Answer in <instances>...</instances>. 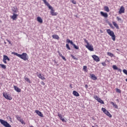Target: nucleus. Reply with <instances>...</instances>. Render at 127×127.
I'll return each instance as SVG.
<instances>
[{
  "label": "nucleus",
  "instance_id": "9",
  "mask_svg": "<svg viewBox=\"0 0 127 127\" xmlns=\"http://www.w3.org/2000/svg\"><path fill=\"white\" fill-rule=\"evenodd\" d=\"M12 11L13 13H17L18 12V9H17V7L16 6H14L12 8Z\"/></svg>",
  "mask_w": 127,
  "mask_h": 127
},
{
  "label": "nucleus",
  "instance_id": "36",
  "mask_svg": "<svg viewBox=\"0 0 127 127\" xmlns=\"http://www.w3.org/2000/svg\"><path fill=\"white\" fill-rule=\"evenodd\" d=\"M116 91L117 93H121V89H120L119 88H116Z\"/></svg>",
  "mask_w": 127,
  "mask_h": 127
},
{
  "label": "nucleus",
  "instance_id": "32",
  "mask_svg": "<svg viewBox=\"0 0 127 127\" xmlns=\"http://www.w3.org/2000/svg\"><path fill=\"white\" fill-rule=\"evenodd\" d=\"M66 48H67V49L68 50H71V48H70V47L69 46V44H66Z\"/></svg>",
  "mask_w": 127,
  "mask_h": 127
},
{
  "label": "nucleus",
  "instance_id": "11",
  "mask_svg": "<svg viewBox=\"0 0 127 127\" xmlns=\"http://www.w3.org/2000/svg\"><path fill=\"white\" fill-rule=\"evenodd\" d=\"M17 16H18V14L13 13V15L11 16V18L12 19H13V20H15V19L17 18Z\"/></svg>",
  "mask_w": 127,
  "mask_h": 127
},
{
  "label": "nucleus",
  "instance_id": "54",
  "mask_svg": "<svg viewBox=\"0 0 127 127\" xmlns=\"http://www.w3.org/2000/svg\"><path fill=\"white\" fill-rule=\"evenodd\" d=\"M7 60L8 61H10V59H9L8 58H7V60Z\"/></svg>",
  "mask_w": 127,
  "mask_h": 127
},
{
  "label": "nucleus",
  "instance_id": "33",
  "mask_svg": "<svg viewBox=\"0 0 127 127\" xmlns=\"http://www.w3.org/2000/svg\"><path fill=\"white\" fill-rule=\"evenodd\" d=\"M72 46H73L74 48H75V49H79V47L77 46L76 45H75V44H74Z\"/></svg>",
  "mask_w": 127,
  "mask_h": 127
},
{
  "label": "nucleus",
  "instance_id": "55",
  "mask_svg": "<svg viewBox=\"0 0 127 127\" xmlns=\"http://www.w3.org/2000/svg\"><path fill=\"white\" fill-rule=\"evenodd\" d=\"M55 63H57V62L56 61H54Z\"/></svg>",
  "mask_w": 127,
  "mask_h": 127
},
{
  "label": "nucleus",
  "instance_id": "6",
  "mask_svg": "<svg viewBox=\"0 0 127 127\" xmlns=\"http://www.w3.org/2000/svg\"><path fill=\"white\" fill-rule=\"evenodd\" d=\"M92 57L94 61H96V62H100V58H99V57H98L97 56H96V55H93Z\"/></svg>",
  "mask_w": 127,
  "mask_h": 127
},
{
  "label": "nucleus",
  "instance_id": "24",
  "mask_svg": "<svg viewBox=\"0 0 127 127\" xmlns=\"http://www.w3.org/2000/svg\"><path fill=\"white\" fill-rule=\"evenodd\" d=\"M52 37L54 38V39H59V36L57 35H53Z\"/></svg>",
  "mask_w": 127,
  "mask_h": 127
},
{
  "label": "nucleus",
  "instance_id": "21",
  "mask_svg": "<svg viewBox=\"0 0 127 127\" xmlns=\"http://www.w3.org/2000/svg\"><path fill=\"white\" fill-rule=\"evenodd\" d=\"M113 24L116 27V28H117V29H119V25L118 24H117V23H116V22H113Z\"/></svg>",
  "mask_w": 127,
  "mask_h": 127
},
{
  "label": "nucleus",
  "instance_id": "44",
  "mask_svg": "<svg viewBox=\"0 0 127 127\" xmlns=\"http://www.w3.org/2000/svg\"><path fill=\"white\" fill-rule=\"evenodd\" d=\"M71 2H72L73 4H76V1L74 0H72Z\"/></svg>",
  "mask_w": 127,
  "mask_h": 127
},
{
  "label": "nucleus",
  "instance_id": "27",
  "mask_svg": "<svg viewBox=\"0 0 127 127\" xmlns=\"http://www.w3.org/2000/svg\"><path fill=\"white\" fill-rule=\"evenodd\" d=\"M104 10L105 11H107V12H109L110 11V9L109 8V7L106 6L104 7Z\"/></svg>",
  "mask_w": 127,
  "mask_h": 127
},
{
  "label": "nucleus",
  "instance_id": "39",
  "mask_svg": "<svg viewBox=\"0 0 127 127\" xmlns=\"http://www.w3.org/2000/svg\"><path fill=\"white\" fill-rule=\"evenodd\" d=\"M48 7H49V9H51V10H53V7H52L51 5H49L48 6Z\"/></svg>",
  "mask_w": 127,
  "mask_h": 127
},
{
  "label": "nucleus",
  "instance_id": "28",
  "mask_svg": "<svg viewBox=\"0 0 127 127\" xmlns=\"http://www.w3.org/2000/svg\"><path fill=\"white\" fill-rule=\"evenodd\" d=\"M0 66L1 67V68H3V69H6V66H5L4 64H0Z\"/></svg>",
  "mask_w": 127,
  "mask_h": 127
},
{
  "label": "nucleus",
  "instance_id": "46",
  "mask_svg": "<svg viewBox=\"0 0 127 127\" xmlns=\"http://www.w3.org/2000/svg\"><path fill=\"white\" fill-rule=\"evenodd\" d=\"M46 4V5H47V6H49L50 4H49V3H48V2H47L46 3H45Z\"/></svg>",
  "mask_w": 127,
  "mask_h": 127
},
{
  "label": "nucleus",
  "instance_id": "3",
  "mask_svg": "<svg viewBox=\"0 0 127 127\" xmlns=\"http://www.w3.org/2000/svg\"><path fill=\"white\" fill-rule=\"evenodd\" d=\"M0 123L1 125H2V126H3L4 127H11V126H10L9 124L7 123V122L2 119H0Z\"/></svg>",
  "mask_w": 127,
  "mask_h": 127
},
{
  "label": "nucleus",
  "instance_id": "41",
  "mask_svg": "<svg viewBox=\"0 0 127 127\" xmlns=\"http://www.w3.org/2000/svg\"><path fill=\"white\" fill-rule=\"evenodd\" d=\"M94 98L95 100H96L97 101H98V99H99L100 98H99V97H98L97 96H94Z\"/></svg>",
  "mask_w": 127,
  "mask_h": 127
},
{
  "label": "nucleus",
  "instance_id": "20",
  "mask_svg": "<svg viewBox=\"0 0 127 127\" xmlns=\"http://www.w3.org/2000/svg\"><path fill=\"white\" fill-rule=\"evenodd\" d=\"M73 95H74V96H75V97H79V96H80V94H79V93H78L76 91H73Z\"/></svg>",
  "mask_w": 127,
  "mask_h": 127
},
{
  "label": "nucleus",
  "instance_id": "57",
  "mask_svg": "<svg viewBox=\"0 0 127 127\" xmlns=\"http://www.w3.org/2000/svg\"><path fill=\"white\" fill-rule=\"evenodd\" d=\"M4 44H6V43L5 42H4Z\"/></svg>",
  "mask_w": 127,
  "mask_h": 127
},
{
  "label": "nucleus",
  "instance_id": "18",
  "mask_svg": "<svg viewBox=\"0 0 127 127\" xmlns=\"http://www.w3.org/2000/svg\"><path fill=\"white\" fill-rule=\"evenodd\" d=\"M38 77H39V78H40V79H41V80H45V77H43V76H42V74H41V73H39L37 74Z\"/></svg>",
  "mask_w": 127,
  "mask_h": 127
},
{
  "label": "nucleus",
  "instance_id": "12",
  "mask_svg": "<svg viewBox=\"0 0 127 127\" xmlns=\"http://www.w3.org/2000/svg\"><path fill=\"white\" fill-rule=\"evenodd\" d=\"M35 113H36L37 115H38L41 118H43V114H42V113L41 112L38 111V110H36Z\"/></svg>",
  "mask_w": 127,
  "mask_h": 127
},
{
  "label": "nucleus",
  "instance_id": "35",
  "mask_svg": "<svg viewBox=\"0 0 127 127\" xmlns=\"http://www.w3.org/2000/svg\"><path fill=\"white\" fill-rule=\"evenodd\" d=\"M8 58V57H7V56L4 55L3 59L4 60H7Z\"/></svg>",
  "mask_w": 127,
  "mask_h": 127
},
{
  "label": "nucleus",
  "instance_id": "53",
  "mask_svg": "<svg viewBox=\"0 0 127 127\" xmlns=\"http://www.w3.org/2000/svg\"><path fill=\"white\" fill-rule=\"evenodd\" d=\"M85 87L86 89H87V88H88V85L86 84V85H85Z\"/></svg>",
  "mask_w": 127,
  "mask_h": 127
},
{
  "label": "nucleus",
  "instance_id": "49",
  "mask_svg": "<svg viewBox=\"0 0 127 127\" xmlns=\"http://www.w3.org/2000/svg\"><path fill=\"white\" fill-rule=\"evenodd\" d=\"M102 64L103 65V66H106V63L103 62V63H102Z\"/></svg>",
  "mask_w": 127,
  "mask_h": 127
},
{
  "label": "nucleus",
  "instance_id": "25",
  "mask_svg": "<svg viewBox=\"0 0 127 127\" xmlns=\"http://www.w3.org/2000/svg\"><path fill=\"white\" fill-rule=\"evenodd\" d=\"M97 102H98L99 103H100V104H105V103L104 102V101L101 99V98H99L98 99H97Z\"/></svg>",
  "mask_w": 127,
  "mask_h": 127
},
{
  "label": "nucleus",
  "instance_id": "1",
  "mask_svg": "<svg viewBox=\"0 0 127 127\" xmlns=\"http://www.w3.org/2000/svg\"><path fill=\"white\" fill-rule=\"evenodd\" d=\"M12 54H14V55L17 56L18 57H19V58H21V59H22L24 61L28 60V55H27V54L25 53H22V54L20 55L19 54H18L17 53L12 52Z\"/></svg>",
  "mask_w": 127,
  "mask_h": 127
},
{
  "label": "nucleus",
  "instance_id": "51",
  "mask_svg": "<svg viewBox=\"0 0 127 127\" xmlns=\"http://www.w3.org/2000/svg\"><path fill=\"white\" fill-rule=\"evenodd\" d=\"M117 70H118L119 72H122V69H121V68H118Z\"/></svg>",
  "mask_w": 127,
  "mask_h": 127
},
{
  "label": "nucleus",
  "instance_id": "47",
  "mask_svg": "<svg viewBox=\"0 0 127 127\" xmlns=\"http://www.w3.org/2000/svg\"><path fill=\"white\" fill-rule=\"evenodd\" d=\"M41 85H43V86H44L45 85V83H44V82H43V81L41 82Z\"/></svg>",
  "mask_w": 127,
  "mask_h": 127
},
{
  "label": "nucleus",
  "instance_id": "23",
  "mask_svg": "<svg viewBox=\"0 0 127 127\" xmlns=\"http://www.w3.org/2000/svg\"><path fill=\"white\" fill-rule=\"evenodd\" d=\"M66 42H67V43H70V44H71V45H73L74 44V43H73V41L70 40V39H67L66 40Z\"/></svg>",
  "mask_w": 127,
  "mask_h": 127
},
{
  "label": "nucleus",
  "instance_id": "58",
  "mask_svg": "<svg viewBox=\"0 0 127 127\" xmlns=\"http://www.w3.org/2000/svg\"><path fill=\"white\" fill-rule=\"evenodd\" d=\"M92 127H95V126H92Z\"/></svg>",
  "mask_w": 127,
  "mask_h": 127
},
{
  "label": "nucleus",
  "instance_id": "56",
  "mask_svg": "<svg viewBox=\"0 0 127 127\" xmlns=\"http://www.w3.org/2000/svg\"><path fill=\"white\" fill-rule=\"evenodd\" d=\"M126 82H127V78L126 79Z\"/></svg>",
  "mask_w": 127,
  "mask_h": 127
},
{
  "label": "nucleus",
  "instance_id": "42",
  "mask_svg": "<svg viewBox=\"0 0 127 127\" xmlns=\"http://www.w3.org/2000/svg\"><path fill=\"white\" fill-rule=\"evenodd\" d=\"M58 53L59 54V56H60L61 57H62L63 56V55H62V54H61L60 53V51H59L58 52Z\"/></svg>",
  "mask_w": 127,
  "mask_h": 127
},
{
  "label": "nucleus",
  "instance_id": "30",
  "mask_svg": "<svg viewBox=\"0 0 127 127\" xmlns=\"http://www.w3.org/2000/svg\"><path fill=\"white\" fill-rule=\"evenodd\" d=\"M83 70L85 71V72H88V69H87V66H83Z\"/></svg>",
  "mask_w": 127,
  "mask_h": 127
},
{
  "label": "nucleus",
  "instance_id": "26",
  "mask_svg": "<svg viewBox=\"0 0 127 127\" xmlns=\"http://www.w3.org/2000/svg\"><path fill=\"white\" fill-rule=\"evenodd\" d=\"M110 104L113 105V106L115 108V109H118V105L115 104V103H114L113 102H111Z\"/></svg>",
  "mask_w": 127,
  "mask_h": 127
},
{
  "label": "nucleus",
  "instance_id": "16",
  "mask_svg": "<svg viewBox=\"0 0 127 127\" xmlns=\"http://www.w3.org/2000/svg\"><path fill=\"white\" fill-rule=\"evenodd\" d=\"M51 14L53 16H56L57 15V12H55L54 9H53L52 10H51Z\"/></svg>",
  "mask_w": 127,
  "mask_h": 127
},
{
  "label": "nucleus",
  "instance_id": "31",
  "mask_svg": "<svg viewBox=\"0 0 127 127\" xmlns=\"http://www.w3.org/2000/svg\"><path fill=\"white\" fill-rule=\"evenodd\" d=\"M113 68L114 70H118V66H117V65H113Z\"/></svg>",
  "mask_w": 127,
  "mask_h": 127
},
{
  "label": "nucleus",
  "instance_id": "29",
  "mask_svg": "<svg viewBox=\"0 0 127 127\" xmlns=\"http://www.w3.org/2000/svg\"><path fill=\"white\" fill-rule=\"evenodd\" d=\"M107 55L108 56H110V57H113V56H114V55L112 53L110 52L107 53Z\"/></svg>",
  "mask_w": 127,
  "mask_h": 127
},
{
  "label": "nucleus",
  "instance_id": "2",
  "mask_svg": "<svg viewBox=\"0 0 127 127\" xmlns=\"http://www.w3.org/2000/svg\"><path fill=\"white\" fill-rule=\"evenodd\" d=\"M107 32L110 36H111L112 40H113V41H116V35H115L114 31L111 30L110 29H108L107 30Z\"/></svg>",
  "mask_w": 127,
  "mask_h": 127
},
{
  "label": "nucleus",
  "instance_id": "40",
  "mask_svg": "<svg viewBox=\"0 0 127 127\" xmlns=\"http://www.w3.org/2000/svg\"><path fill=\"white\" fill-rule=\"evenodd\" d=\"M123 72L124 73V74H126V75H127V69H123Z\"/></svg>",
  "mask_w": 127,
  "mask_h": 127
},
{
  "label": "nucleus",
  "instance_id": "5",
  "mask_svg": "<svg viewBox=\"0 0 127 127\" xmlns=\"http://www.w3.org/2000/svg\"><path fill=\"white\" fill-rule=\"evenodd\" d=\"M3 96L6 100H9V101L12 100V97L7 95V93H3Z\"/></svg>",
  "mask_w": 127,
  "mask_h": 127
},
{
  "label": "nucleus",
  "instance_id": "45",
  "mask_svg": "<svg viewBox=\"0 0 127 127\" xmlns=\"http://www.w3.org/2000/svg\"><path fill=\"white\" fill-rule=\"evenodd\" d=\"M61 57L62 59H63V60H64V61H66V58H65L64 56H63Z\"/></svg>",
  "mask_w": 127,
  "mask_h": 127
},
{
  "label": "nucleus",
  "instance_id": "48",
  "mask_svg": "<svg viewBox=\"0 0 127 127\" xmlns=\"http://www.w3.org/2000/svg\"><path fill=\"white\" fill-rule=\"evenodd\" d=\"M3 62H4V63L5 64H6L7 63L6 62V60H3Z\"/></svg>",
  "mask_w": 127,
  "mask_h": 127
},
{
  "label": "nucleus",
  "instance_id": "52",
  "mask_svg": "<svg viewBox=\"0 0 127 127\" xmlns=\"http://www.w3.org/2000/svg\"><path fill=\"white\" fill-rule=\"evenodd\" d=\"M43 1H44V3H46L47 2V1L46 0H43Z\"/></svg>",
  "mask_w": 127,
  "mask_h": 127
},
{
  "label": "nucleus",
  "instance_id": "17",
  "mask_svg": "<svg viewBox=\"0 0 127 127\" xmlns=\"http://www.w3.org/2000/svg\"><path fill=\"white\" fill-rule=\"evenodd\" d=\"M37 20L40 23H42L43 22V20H42V18L41 17L38 16L37 18Z\"/></svg>",
  "mask_w": 127,
  "mask_h": 127
},
{
  "label": "nucleus",
  "instance_id": "13",
  "mask_svg": "<svg viewBox=\"0 0 127 127\" xmlns=\"http://www.w3.org/2000/svg\"><path fill=\"white\" fill-rule=\"evenodd\" d=\"M100 14H101L102 16H103L104 17L107 18V17H108V13H105V12H103V11H101V12H100Z\"/></svg>",
  "mask_w": 127,
  "mask_h": 127
},
{
  "label": "nucleus",
  "instance_id": "38",
  "mask_svg": "<svg viewBox=\"0 0 127 127\" xmlns=\"http://www.w3.org/2000/svg\"><path fill=\"white\" fill-rule=\"evenodd\" d=\"M109 25L110 26V27H111V28H113V29L115 28V27H114V26H113V24H112V23H109Z\"/></svg>",
  "mask_w": 127,
  "mask_h": 127
},
{
  "label": "nucleus",
  "instance_id": "34",
  "mask_svg": "<svg viewBox=\"0 0 127 127\" xmlns=\"http://www.w3.org/2000/svg\"><path fill=\"white\" fill-rule=\"evenodd\" d=\"M71 57H72L73 59H74V60H78V58H75V56H73V55H71Z\"/></svg>",
  "mask_w": 127,
  "mask_h": 127
},
{
  "label": "nucleus",
  "instance_id": "22",
  "mask_svg": "<svg viewBox=\"0 0 127 127\" xmlns=\"http://www.w3.org/2000/svg\"><path fill=\"white\" fill-rule=\"evenodd\" d=\"M24 79L25 80V81H26V82H28L30 84H31V81H30V79H29V78L26 77V76L24 77Z\"/></svg>",
  "mask_w": 127,
  "mask_h": 127
},
{
  "label": "nucleus",
  "instance_id": "43",
  "mask_svg": "<svg viewBox=\"0 0 127 127\" xmlns=\"http://www.w3.org/2000/svg\"><path fill=\"white\" fill-rule=\"evenodd\" d=\"M117 19L118 20V21H122V18H120L119 17H117Z\"/></svg>",
  "mask_w": 127,
  "mask_h": 127
},
{
  "label": "nucleus",
  "instance_id": "50",
  "mask_svg": "<svg viewBox=\"0 0 127 127\" xmlns=\"http://www.w3.org/2000/svg\"><path fill=\"white\" fill-rule=\"evenodd\" d=\"M7 41L8 42L9 44H10L11 45V42H10L9 40H7Z\"/></svg>",
  "mask_w": 127,
  "mask_h": 127
},
{
  "label": "nucleus",
  "instance_id": "8",
  "mask_svg": "<svg viewBox=\"0 0 127 127\" xmlns=\"http://www.w3.org/2000/svg\"><path fill=\"white\" fill-rule=\"evenodd\" d=\"M57 114L58 116L60 118V120H61V121H62V122H64V123H66V120H65V119L63 118V117H62V115L60 114L59 112H57Z\"/></svg>",
  "mask_w": 127,
  "mask_h": 127
},
{
  "label": "nucleus",
  "instance_id": "19",
  "mask_svg": "<svg viewBox=\"0 0 127 127\" xmlns=\"http://www.w3.org/2000/svg\"><path fill=\"white\" fill-rule=\"evenodd\" d=\"M91 79H92V80H94V81H95V80H97V76H96V75H95V74H91Z\"/></svg>",
  "mask_w": 127,
  "mask_h": 127
},
{
  "label": "nucleus",
  "instance_id": "15",
  "mask_svg": "<svg viewBox=\"0 0 127 127\" xmlns=\"http://www.w3.org/2000/svg\"><path fill=\"white\" fill-rule=\"evenodd\" d=\"M16 118L17 119V121H19V122L21 123V124H23V121L22 120V119H21V118H20V117L16 115Z\"/></svg>",
  "mask_w": 127,
  "mask_h": 127
},
{
  "label": "nucleus",
  "instance_id": "7",
  "mask_svg": "<svg viewBox=\"0 0 127 127\" xmlns=\"http://www.w3.org/2000/svg\"><path fill=\"white\" fill-rule=\"evenodd\" d=\"M85 46L88 50H90V51H93L94 50V48H93V46H92V45H86Z\"/></svg>",
  "mask_w": 127,
  "mask_h": 127
},
{
  "label": "nucleus",
  "instance_id": "37",
  "mask_svg": "<svg viewBox=\"0 0 127 127\" xmlns=\"http://www.w3.org/2000/svg\"><path fill=\"white\" fill-rule=\"evenodd\" d=\"M84 42H85V43H86L87 45H89V42H88V40H87L86 39H84Z\"/></svg>",
  "mask_w": 127,
  "mask_h": 127
},
{
  "label": "nucleus",
  "instance_id": "4",
  "mask_svg": "<svg viewBox=\"0 0 127 127\" xmlns=\"http://www.w3.org/2000/svg\"><path fill=\"white\" fill-rule=\"evenodd\" d=\"M102 111H103V113H104V114H105V115H106L107 116L109 117V118H112V115H111L110 112H109V111H108V110H107L105 108H102Z\"/></svg>",
  "mask_w": 127,
  "mask_h": 127
},
{
  "label": "nucleus",
  "instance_id": "14",
  "mask_svg": "<svg viewBox=\"0 0 127 127\" xmlns=\"http://www.w3.org/2000/svg\"><path fill=\"white\" fill-rule=\"evenodd\" d=\"M14 88L18 93H20L21 92V89L15 85H14Z\"/></svg>",
  "mask_w": 127,
  "mask_h": 127
},
{
  "label": "nucleus",
  "instance_id": "10",
  "mask_svg": "<svg viewBox=\"0 0 127 127\" xmlns=\"http://www.w3.org/2000/svg\"><path fill=\"white\" fill-rule=\"evenodd\" d=\"M124 12H125V7L122 6L120 9L119 13H120V14H121V13H124Z\"/></svg>",
  "mask_w": 127,
  "mask_h": 127
}]
</instances>
